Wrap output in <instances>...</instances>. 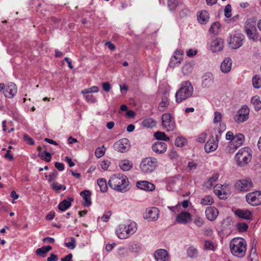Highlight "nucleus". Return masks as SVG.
I'll use <instances>...</instances> for the list:
<instances>
[{
	"mask_svg": "<svg viewBox=\"0 0 261 261\" xmlns=\"http://www.w3.org/2000/svg\"><path fill=\"white\" fill-rule=\"evenodd\" d=\"M128 183L126 176L121 173L112 175L109 181V185L112 189L120 192L127 189Z\"/></svg>",
	"mask_w": 261,
	"mask_h": 261,
	"instance_id": "1",
	"label": "nucleus"
},
{
	"mask_svg": "<svg viewBox=\"0 0 261 261\" xmlns=\"http://www.w3.org/2000/svg\"><path fill=\"white\" fill-rule=\"evenodd\" d=\"M229 247L233 255L243 257L246 251L247 243L242 238H235L230 241Z\"/></svg>",
	"mask_w": 261,
	"mask_h": 261,
	"instance_id": "2",
	"label": "nucleus"
},
{
	"mask_svg": "<svg viewBox=\"0 0 261 261\" xmlns=\"http://www.w3.org/2000/svg\"><path fill=\"white\" fill-rule=\"evenodd\" d=\"M193 93V87L192 84L189 81L183 82L181 84L180 88L176 92V101L177 103H180L190 97Z\"/></svg>",
	"mask_w": 261,
	"mask_h": 261,
	"instance_id": "3",
	"label": "nucleus"
},
{
	"mask_svg": "<svg viewBox=\"0 0 261 261\" xmlns=\"http://www.w3.org/2000/svg\"><path fill=\"white\" fill-rule=\"evenodd\" d=\"M137 229V224L134 222L125 224H121L116 230V234L119 239H125L135 233Z\"/></svg>",
	"mask_w": 261,
	"mask_h": 261,
	"instance_id": "4",
	"label": "nucleus"
},
{
	"mask_svg": "<svg viewBox=\"0 0 261 261\" xmlns=\"http://www.w3.org/2000/svg\"><path fill=\"white\" fill-rule=\"evenodd\" d=\"M251 158L252 150L247 147L240 149L235 156L238 165L241 166L247 164L251 161Z\"/></svg>",
	"mask_w": 261,
	"mask_h": 261,
	"instance_id": "5",
	"label": "nucleus"
},
{
	"mask_svg": "<svg viewBox=\"0 0 261 261\" xmlns=\"http://www.w3.org/2000/svg\"><path fill=\"white\" fill-rule=\"evenodd\" d=\"M256 19L254 17L248 19L245 23V30L248 38L250 40L257 41L259 35L255 27Z\"/></svg>",
	"mask_w": 261,
	"mask_h": 261,
	"instance_id": "6",
	"label": "nucleus"
},
{
	"mask_svg": "<svg viewBox=\"0 0 261 261\" xmlns=\"http://www.w3.org/2000/svg\"><path fill=\"white\" fill-rule=\"evenodd\" d=\"M157 166V159L152 157L143 159L140 164V168L142 171L147 173L153 171Z\"/></svg>",
	"mask_w": 261,
	"mask_h": 261,
	"instance_id": "7",
	"label": "nucleus"
},
{
	"mask_svg": "<svg viewBox=\"0 0 261 261\" xmlns=\"http://www.w3.org/2000/svg\"><path fill=\"white\" fill-rule=\"evenodd\" d=\"M245 141L244 136L242 134H238L234 136L232 140L229 142L226 147V151L229 153H233L240 146L243 145Z\"/></svg>",
	"mask_w": 261,
	"mask_h": 261,
	"instance_id": "8",
	"label": "nucleus"
},
{
	"mask_svg": "<svg viewBox=\"0 0 261 261\" xmlns=\"http://www.w3.org/2000/svg\"><path fill=\"white\" fill-rule=\"evenodd\" d=\"M246 201L252 206L261 204V191H255L249 193L245 196Z\"/></svg>",
	"mask_w": 261,
	"mask_h": 261,
	"instance_id": "9",
	"label": "nucleus"
},
{
	"mask_svg": "<svg viewBox=\"0 0 261 261\" xmlns=\"http://www.w3.org/2000/svg\"><path fill=\"white\" fill-rule=\"evenodd\" d=\"M162 119L163 126L167 131H170L174 128L175 123L170 113L163 114Z\"/></svg>",
	"mask_w": 261,
	"mask_h": 261,
	"instance_id": "10",
	"label": "nucleus"
},
{
	"mask_svg": "<svg viewBox=\"0 0 261 261\" xmlns=\"http://www.w3.org/2000/svg\"><path fill=\"white\" fill-rule=\"evenodd\" d=\"M244 36L240 33H237L231 36L229 41V45L233 49L240 47L243 44Z\"/></svg>",
	"mask_w": 261,
	"mask_h": 261,
	"instance_id": "11",
	"label": "nucleus"
},
{
	"mask_svg": "<svg viewBox=\"0 0 261 261\" xmlns=\"http://www.w3.org/2000/svg\"><path fill=\"white\" fill-rule=\"evenodd\" d=\"M235 188L239 191L246 192L253 186V183L250 179H242L236 181Z\"/></svg>",
	"mask_w": 261,
	"mask_h": 261,
	"instance_id": "12",
	"label": "nucleus"
},
{
	"mask_svg": "<svg viewBox=\"0 0 261 261\" xmlns=\"http://www.w3.org/2000/svg\"><path fill=\"white\" fill-rule=\"evenodd\" d=\"M249 109L246 106L242 107L238 112V114L234 116V120L238 123H241L246 121L248 119Z\"/></svg>",
	"mask_w": 261,
	"mask_h": 261,
	"instance_id": "13",
	"label": "nucleus"
},
{
	"mask_svg": "<svg viewBox=\"0 0 261 261\" xmlns=\"http://www.w3.org/2000/svg\"><path fill=\"white\" fill-rule=\"evenodd\" d=\"M130 146L129 141L127 138H123L116 142L114 145L115 150L121 152L128 151Z\"/></svg>",
	"mask_w": 261,
	"mask_h": 261,
	"instance_id": "14",
	"label": "nucleus"
},
{
	"mask_svg": "<svg viewBox=\"0 0 261 261\" xmlns=\"http://www.w3.org/2000/svg\"><path fill=\"white\" fill-rule=\"evenodd\" d=\"M234 214L239 218L247 220H252L253 217L252 212L247 209H237L234 211Z\"/></svg>",
	"mask_w": 261,
	"mask_h": 261,
	"instance_id": "15",
	"label": "nucleus"
},
{
	"mask_svg": "<svg viewBox=\"0 0 261 261\" xmlns=\"http://www.w3.org/2000/svg\"><path fill=\"white\" fill-rule=\"evenodd\" d=\"M191 218L190 213L182 211L176 215V220L179 224H186L191 221Z\"/></svg>",
	"mask_w": 261,
	"mask_h": 261,
	"instance_id": "16",
	"label": "nucleus"
},
{
	"mask_svg": "<svg viewBox=\"0 0 261 261\" xmlns=\"http://www.w3.org/2000/svg\"><path fill=\"white\" fill-rule=\"evenodd\" d=\"M98 92V87L96 86H93L91 88L84 89L82 91V93L85 95V98L89 102H94L96 101V97L92 94L93 93Z\"/></svg>",
	"mask_w": 261,
	"mask_h": 261,
	"instance_id": "17",
	"label": "nucleus"
},
{
	"mask_svg": "<svg viewBox=\"0 0 261 261\" xmlns=\"http://www.w3.org/2000/svg\"><path fill=\"white\" fill-rule=\"evenodd\" d=\"M17 91V87L15 84L13 83H10L5 87L3 92L6 97L11 98L15 95Z\"/></svg>",
	"mask_w": 261,
	"mask_h": 261,
	"instance_id": "18",
	"label": "nucleus"
},
{
	"mask_svg": "<svg viewBox=\"0 0 261 261\" xmlns=\"http://www.w3.org/2000/svg\"><path fill=\"white\" fill-rule=\"evenodd\" d=\"M154 256L156 261H170L169 254L165 249L157 250L154 252Z\"/></svg>",
	"mask_w": 261,
	"mask_h": 261,
	"instance_id": "19",
	"label": "nucleus"
},
{
	"mask_svg": "<svg viewBox=\"0 0 261 261\" xmlns=\"http://www.w3.org/2000/svg\"><path fill=\"white\" fill-rule=\"evenodd\" d=\"M205 214L206 218L208 220L213 221L215 220L217 218L219 215V211L215 207L210 206L206 208L205 211Z\"/></svg>",
	"mask_w": 261,
	"mask_h": 261,
	"instance_id": "20",
	"label": "nucleus"
},
{
	"mask_svg": "<svg viewBox=\"0 0 261 261\" xmlns=\"http://www.w3.org/2000/svg\"><path fill=\"white\" fill-rule=\"evenodd\" d=\"M184 51L182 50L177 49L175 51L173 56L171 58L170 65L176 66L181 63L183 59Z\"/></svg>",
	"mask_w": 261,
	"mask_h": 261,
	"instance_id": "21",
	"label": "nucleus"
},
{
	"mask_svg": "<svg viewBox=\"0 0 261 261\" xmlns=\"http://www.w3.org/2000/svg\"><path fill=\"white\" fill-rule=\"evenodd\" d=\"M136 186L139 189L146 191H152L155 189L154 185L146 180L137 181Z\"/></svg>",
	"mask_w": 261,
	"mask_h": 261,
	"instance_id": "22",
	"label": "nucleus"
},
{
	"mask_svg": "<svg viewBox=\"0 0 261 261\" xmlns=\"http://www.w3.org/2000/svg\"><path fill=\"white\" fill-rule=\"evenodd\" d=\"M225 188L221 184L216 185L214 188V193L217 195V196L221 199L226 198L227 195V192L225 190Z\"/></svg>",
	"mask_w": 261,
	"mask_h": 261,
	"instance_id": "23",
	"label": "nucleus"
},
{
	"mask_svg": "<svg viewBox=\"0 0 261 261\" xmlns=\"http://www.w3.org/2000/svg\"><path fill=\"white\" fill-rule=\"evenodd\" d=\"M223 40L221 38H217L214 40L211 43V49L213 52L221 51L224 47Z\"/></svg>",
	"mask_w": 261,
	"mask_h": 261,
	"instance_id": "24",
	"label": "nucleus"
},
{
	"mask_svg": "<svg viewBox=\"0 0 261 261\" xmlns=\"http://www.w3.org/2000/svg\"><path fill=\"white\" fill-rule=\"evenodd\" d=\"M218 140L213 137L205 144L204 149L206 152H211L215 151L218 147Z\"/></svg>",
	"mask_w": 261,
	"mask_h": 261,
	"instance_id": "25",
	"label": "nucleus"
},
{
	"mask_svg": "<svg viewBox=\"0 0 261 261\" xmlns=\"http://www.w3.org/2000/svg\"><path fill=\"white\" fill-rule=\"evenodd\" d=\"M166 144L163 142H157L152 146V149L156 153L161 154L164 153L167 150Z\"/></svg>",
	"mask_w": 261,
	"mask_h": 261,
	"instance_id": "26",
	"label": "nucleus"
},
{
	"mask_svg": "<svg viewBox=\"0 0 261 261\" xmlns=\"http://www.w3.org/2000/svg\"><path fill=\"white\" fill-rule=\"evenodd\" d=\"M80 195L83 198V200L82 202L84 206L88 207L91 204V193L90 191L84 190L81 192Z\"/></svg>",
	"mask_w": 261,
	"mask_h": 261,
	"instance_id": "27",
	"label": "nucleus"
},
{
	"mask_svg": "<svg viewBox=\"0 0 261 261\" xmlns=\"http://www.w3.org/2000/svg\"><path fill=\"white\" fill-rule=\"evenodd\" d=\"M159 210L155 207H152L147 209L146 218L151 221H155L159 218Z\"/></svg>",
	"mask_w": 261,
	"mask_h": 261,
	"instance_id": "28",
	"label": "nucleus"
},
{
	"mask_svg": "<svg viewBox=\"0 0 261 261\" xmlns=\"http://www.w3.org/2000/svg\"><path fill=\"white\" fill-rule=\"evenodd\" d=\"M232 60L229 58H225L221 63L220 68L223 73L229 72L231 68Z\"/></svg>",
	"mask_w": 261,
	"mask_h": 261,
	"instance_id": "29",
	"label": "nucleus"
},
{
	"mask_svg": "<svg viewBox=\"0 0 261 261\" xmlns=\"http://www.w3.org/2000/svg\"><path fill=\"white\" fill-rule=\"evenodd\" d=\"M73 201V198L70 197L68 200H63L58 204V208L62 212L65 211L71 205V202Z\"/></svg>",
	"mask_w": 261,
	"mask_h": 261,
	"instance_id": "30",
	"label": "nucleus"
},
{
	"mask_svg": "<svg viewBox=\"0 0 261 261\" xmlns=\"http://www.w3.org/2000/svg\"><path fill=\"white\" fill-rule=\"evenodd\" d=\"M209 14L205 10L201 11L197 14L198 21L201 24L205 23L208 20Z\"/></svg>",
	"mask_w": 261,
	"mask_h": 261,
	"instance_id": "31",
	"label": "nucleus"
},
{
	"mask_svg": "<svg viewBox=\"0 0 261 261\" xmlns=\"http://www.w3.org/2000/svg\"><path fill=\"white\" fill-rule=\"evenodd\" d=\"M119 166L121 170L128 171L133 167V163L128 160H124L119 163Z\"/></svg>",
	"mask_w": 261,
	"mask_h": 261,
	"instance_id": "32",
	"label": "nucleus"
},
{
	"mask_svg": "<svg viewBox=\"0 0 261 261\" xmlns=\"http://www.w3.org/2000/svg\"><path fill=\"white\" fill-rule=\"evenodd\" d=\"M214 202L213 197L211 195L204 196L201 199L200 204L203 206L211 205Z\"/></svg>",
	"mask_w": 261,
	"mask_h": 261,
	"instance_id": "33",
	"label": "nucleus"
},
{
	"mask_svg": "<svg viewBox=\"0 0 261 261\" xmlns=\"http://www.w3.org/2000/svg\"><path fill=\"white\" fill-rule=\"evenodd\" d=\"M194 224L198 227H201L204 224V218L199 215H195L193 218Z\"/></svg>",
	"mask_w": 261,
	"mask_h": 261,
	"instance_id": "34",
	"label": "nucleus"
},
{
	"mask_svg": "<svg viewBox=\"0 0 261 261\" xmlns=\"http://www.w3.org/2000/svg\"><path fill=\"white\" fill-rule=\"evenodd\" d=\"M251 102L256 111H259L261 109V101L258 96L255 95L253 96L251 99Z\"/></svg>",
	"mask_w": 261,
	"mask_h": 261,
	"instance_id": "35",
	"label": "nucleus"
},
{
	"mask_svg": "<svg viewBox=\"0 0 261 261\" xmlns=\"http://www.w3.org/2000/svg\"><path fill=\"white\" fill-rule=\"evenodd\" d=\"M169 101L168 97L165 95L162 97L161 101L159 105V110L160 111L163 112L165 111V108L167 107L169 105Z\"/></svg>",
	"mask_w": 261,
	"mask_h": 261,
	"instance_id": "36",
	"label": "nucleus"
},
{
	"mask_svg": "<svg viewBox=\"0 0 261 261\" xmlns=\"http://www.w3.org/2000/svg\"><path fill=\"white\" fill-rule=\"evenodd\" d=\"M218 178L219 174L218 173L214 174L206 182V186L208 188H211L218 179Z\"/></svg>",
	"mask_w": 261,
	"mask_h": 261,
	"instance_id": "37",
	"label": "nucleus"
},
{
	"mask_svg": "<svg viewBox=\"0 0 261 261\" xmlns=\"http://www.w3.org/2000/svg\"><path fill=\"white\" fill-rule=\"evenodd\" d=\"M38 156L42 160H44L47 162H49L51 159V154L45 150L43 151H40V152L38 153Z\"/></svg>",
	"mask_w": 261,
	"mask_h": 261,
	"instance_id": "38",
	"label": "nucleus"
},
{
	"mask_svg": "<svg viewBox=\"0 0 261 261\" xmlns=\"http://www.w3.org/2000/svg\"><path fill=\"white\" fill-rule=\"evenodd\" d=\"M142 125L146 127H153L155 126V121L152 118H149L144 120L142 122Z\"/></svg>",
	"mask_w": 261,
	"mask_h": 261,
	"instance_id": "39",
	"label": "nucleus"
},
{
	"mask_svg": "<svg viewBox=\"0 0 261 261\" xmlns=\"http://www.w3.org/2000/svg\"><path fill=\"white\" fill-rule=\"evenodd\" d=\"M154 136L157 140H163L165 141H169V138L167 137L165 133L161 132H157L154 133Z\"/></svg>",
	"mask_w": 261,
	"mask_h": 261,
	"instance_id": "40",
	"label": "nucleus"
},
{
	"mask_svg": "<svg viewBox=\"0 0 261 261\" xmlns=\"http://www.w3.org/2000/svg\"><path fill=\"white\" fill-rule=\"evenodd\" d=\"M187 255L191 258H194L197 256L198 250L193 246L188 248L187 250Z\"/></svg>",
	"mask_w": 261,
	"mask_h": 261,
	"instance_id": "41",
	"label": "nucleus"
},
{
	"mask_svg": "<svg viewBox=\"0 0 261 261\" xmlns=\"http://www.w3.org/2000/svg\"><path fill=\"white\" fill-rule=\"evenodd\" d=\"M213 84V79L210 76H205L202 81V85L203 87L209 88L212 86Z\"/></svg>",
	"mask_w": 261,
	"mask_h": 261,
	"instance_id": "42",
	"label": "nucleus"
},
{
	"mask_svg": "<svg viewBox=\"0 0 261 261\" xmlns=\"http://www.w3.org/2000/svg\"><path fill=\"white\" fill-rule=\"evenodd\" d=\"M217 246V245L211 241L206 240L204 242L205 249L214 251L216 250Z\"/></svg>",
	"mask_w": 261,
	"mask_h": 261,
	"instance_id": "43",
	"label": "nucleus"
},
{
	"mask_svg": "<svg viewBox=\"0 0 261 261\" xmlns=\"http://www.w3.org/2000/svg\"><path fill=\"white\" fill-rule=\"evenodd\" d=\"M187 144V140L182 137H178L175 141L176 146L181 147Z\"/></svg>",
	"mask_w": 261,
	"mask_h": 261,
	"instance_id": "44",
	"label": "nucleus"
},
{
	"mask_svg": "<svg viewBox=\"0 0 261 261\" xmlns=\"http://www.w3.org/2000/svg\"><path fill=\"white\" fill-rule=\"evenodd\" d=\"M99 188L102 192H105L108 190L107 181L103 178L99 179Z\"/></svg>",
	"mask_w": 261,
	"mask_h": 261,
	"instance_id": "45",
	"label": "nucleus"
},
{
	"mask_svg": "<svg viewBox=\"0 0 261 261\" xmlns=\"http://www.w3.org/2000/svg\"><path fill=\"white\" fill-rule=\"evenodd\" d=\"M220 24L219 22H216L213 23L210 29V32L214 34H217L219 32L220 28Z\"/></svg>",
	"mask_w": 261,
	"mask_h": 261,
	"instance_id": "46",
	"label": "nucleus"
},
{
	"mask_svg": "<svg viewBox=\"0 0 261 261\" xmlns=\"http://www.w3.org/2000/svg\"><path fill=\"white\" fill-rule=\"evenodd\" d=\"M252 84L255 88L261 87V79L258 75H255L253 77Z\"/></svg>",
	"mask_w": 261,
	"mask_h": 261,
	"instance_id": "47",
	"label": "nucleus"
},
{
	"mask_svg": "<svg viewBox=\"0 0 261 261\" xmlns=\"http://www.w3.org/2000/svg\"><path fill=\"white\" fill-rule=\"evenodd\" d=\"M51 186L52 189L57 192H58L59 190L61 189H63V190H65L66 189L65 186L61 184H59L56 181H53V183L51 184Z\"/></svg>",
	"mask_w": 261,
	"mask_h": 261,
	"instance_id": "48",
	"label": "nucleus"
},
{
	"mask_svg": "<svg viewBox=\"0 0 261 261\" xmlns=\"http://www.w3.org/2000/svg\"><path fill=\"white\" fill-rule=\"evenodd\" d=\"M141 246L138 243L133 244L129 247V249L131 251L136 253H138L141 251Z\"/></svg>",
	"mask_w": 261,
	"mask_h": 261,
	"instance_id": "49",
	"label": "nucleus"
},
{
	"mask_svg": "<svg viewBox=\"0 0 261 261\" xmlns=\"http://www.w3.org/2000/svg\"><path fill=\"white\" fill-rule=\"evenodd\" d=\"M222 116L221 113L220 112L216 111L214 113V119H213V122L215 124L220 123L222 120Z\"/></svg>",
	"mask_w": 261,
	"mask_h": 261,
	"instance_id": "50",
	"label": "nucleus"
},
{
	"mask_svg": "<svg viewBox=\"0 0 261 261\" xmlns=\"http://www.w3.org/2000/svg\"><path fill=\"white\" fill-rule=\"evenodd\" d=\"M237 229L240 232H245L246 231L248 226L245 223H239L237 224Z\"/></svg>",
	"mask_w": 261,
	"mask_h": 261,
	"instance_id": "51",
	"label": "nucleus"
},
{
	"mask_svg": "<svg viewBox=\"0 0 261 261\" xmlns=\"http://www.w3.org/2000/svg\"><path fill=\"white\" fill-rule=\"evenodd\" d=\"M70 240V242H69L68 243H65V245L68 248H70L71 249H73L75 248L76 245H75V239L73 237H70L69 238Z\"/></svg>",
	"mask_w": 261,
	"mask_h": 261,
	"instance_id": "52",
	"label": "nucleus"
},
{
	"mask_svg": "<svg viewBox=\"0 0 261 261\" xmlns=\"http://www.w3.org/2000/svg\"><path fill=\"white\" fill-rule=\"evenodd\" d=\"M224 13L225 16L227 18H229L231 16V7L229 4H228L225 6Z\"/></svg>",
	"mask_w": 261,
	"mask_h": 261,
	"instance_id": "53",
	"label": "nucleus"
},
{
	"mask_svg": "<svg viewBox=\"0 0 261 261\" xmlns=\"http://www.w3.org/2000/svg\"><path fill=\"white\" fill-rule=\"evenodd\" d=\"M111 215H112V213H111V211H109L106 212L103 214L102 216L101 217V220L103 222H107V221H108V220H109Z\"/></svg>",
	"mask_w": 261,
	"mask_h": 261,
	"instance_id": "54",
	"label": "nucleus"
},
{
	"mask_svg": "<svg viewBox=\"0 0 261 261\" xmlns=\"http://www.w3.org/2000/svg\"><path fill=\"white\" fill-rule=\"evenodd\" d=\"M118 254L121 256H124L126 255L127 253V249L123 247H120L118 249Z\"/></svg>",
	"mask_w": 261,
	"mask_h": 261,
	"instance_id": "55",
	"label": "nucleus"
},
{
	"mask_svg": "<svg viewBox=\"0 0 261 261\" xmlns=\"http://www.w3.org/2000/svg\"><path fill=\"white\" fill-rule=\"evenodd\" d=\"M197 54V50L194 49H189L187 51V56L189 57H192L196 55Z\"/></svg>",
	"mask_w": 261,
	"mask_h": 261,
	"instance_id": "56",
	"label": "nucleus"
},
{
	"mask_svg": "<svg viewBox=\"0 0 261 261\" xmlns=\"http://www.w3.org/2000/svg\"><path fill=\"white\" fill-rule=\"evenodd\" d=\"M36 254L40 256L44 257L45 254L46 253L44 248L43 247L41 248H38L36 250Z\"/></svg>",
	"mask_w": 261,
	"mask_h": 261,
	"instance_id": "57",
	"label": "nucleus"
},
{
	"mask_svg": "<svg viewBox=\"0 0 261 261\" xmlns=\"http://www.w3.org/2000/svg\"><path fill=\"white\" fill-rule=\"evenodd\" d=\"M23 139L24 140V141L28 144H30V145H33L34 144V140H33L32 138H31V137H30L28 135H24L23 136Z\"/></svg>",
	"mask_w": 261,
	"mask_h": 261,
	"instance_id": "58",
	"label": "nucleus"
},
{
	"mask_svg": "<svg viewBox=\"0 0 261 261\" xmlns=\"http://www.w3.org/2000/svg\"><path fill=\"white\" fill-rule=\"evenodd\" d=\"M206 138V134L205 133H202L200 134L197 138V141L200 143H203L205 142Z\"/></svg>",
	"mask_w": 261,
	"mask_h": 261,
	"instance_id": "59",
	"label": "nucleus"
},
{
	"mask_svg": "<svg viewBox=\"0 0 261 261\" xmlns=\"http://www.w3.org/2000/svg\"><path fill=\"white\" fill-rule=\"evenodd\" d=\"M110 165V162L108 161H104L100 164L101 167L103 170H107Z\"/></svg>",
	"mask_w": 261,
	"mask_h": 261,
	"instance_id": "60",
	"label": "nucleus"
},
{
	"mask_svg": "<svg viewBox=\"0 0 261 261\" xmlns=\"http://www.w3.org/2000/svg\"><path fill=\"white\" fill-rule=\"evenodd\" d=\"M176 0L168 1V5L170 10H172L174 8V7L176 5Z\"/></svg>",
	"mask_w": 261,
	"mask_h": 261,
	"instance_id": "61",
	"label": "nucleus"
},
{
	"mask_svg": "<svg viewBox=\"0 0 261 261\" xmlns=\"http://www.w3.org/2000/svg\"><path fill=\"white\" fill-rule=\"evenodd\" d=\"M234 138V136L233 133L231 131H228L227 132L226 134V139L227 140H229L230 141L232 140V139Z\"/></svg>",
	"mask_w": 261,
	"mask_h": 261,
	"instance_id": "62",
	"label": "nucleus"
},
{
	"mask_svg": "<svg viewBox=\"0 0 261 261\" xmlns=\"http://www.w3.org/2000/svg\"><path fill=\"white\" fill-rule=\"evenodd\" d=\"M250 261H258V257L257 254H250L249 255Z\"/></svg>",
	"mask_w": 261,
	"mask_h": 261,
	"instance_id": "63",
	"label": "nucleus"
},
{
	"mask_svg": "<svg viewBox=\"0 0 261 261\" xmlns=\"http://www.w3.org/2000/svg\"><path fill=\"white\" fill-rule=\"evenodd\" d=\"M58 259V256L51 253L50 256L47 258V261H57Z\"/></svg>",
	"mask_w": 261,
	"mask_h": 261,
	"instance_id": "64",
	"label": "nucleus"
}]
</instances>
